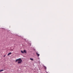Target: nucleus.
<instances>
[{
	"label": "nucleus",
	"mask_w": 73,
	"mask_h": 73,
	"mask_svg": "<svg viewBox=\"0 0 73 73\" xmlns=\"http://www.w3.org/2000/svg\"><path fill=\"white\" fill-rule=\"evenodd\" d=\"M18 62V64H21L22 62V60L21 58H19L16 60L15 62Z\"/></svg>",
	"instance_id": "1"
},
{
	"label": "nucleus",
	"mask_w": 73,
	"mask_h": 73,
	"mask_svg": "<svg viewBox=\"0 0 73 73\" xmlns=\"http://www.w3.org/2000/svg\"><path fill=\"white\" fill-rule=\"evenodd\" d=\"M36 54L38 57L39 56H40V54H38V53L37 52H36Z\"/></svg>",
	"instance_id": "2"
},
{
	"label": "nucleus",
	"mask_w": 73,
	"mask_h": 73,
	"mask_svg": "<svg viewBox=\"0 0 73 73\" xmlns=\"http://www.w3.org/2000/svg\"><path fill=\"white\" fill-rule=\"evenodd\" d=\"M24 53H27V51L25 50H23Z\"/></svg>",
	"instance_id": "3"
},
{
	"label": "nucleus",
	"mask_w": 73,
	"mask_h": 73,
	"mask_svg": "<svg viewBox=\"0 0 73 73\" xmlns=\"http://www.w3.org/2000/svg\"><path fill=\"white\" fill-rule=\"evenodd\" d=\"M12 54V53L10 52L8 54L7 56H9V55H10V54Z\"/></svg>",
	"instance_id": "4"
},
{
	"label": "nucleus",
	"mask_w": 73,
	"mask_h": 73,
	"mask_svg": "<svg viewBox=\"0 0 73 73\" xmlns=\"http://www.w3.org/2000/svg\"><path fill=\"white\" fill-rule=\"evenodd\" d=\"M21 52L22 53H24V51H23V50H21Z\"/></svg>",
	"instance_id": "5"
},
{
	"label": "nucleus",
	"mask_w": 73,
	"mask_h": 73,
	"mask_svg": "<svg viewBox=\"0 0 73 73\" xmlns=\"http://www.w3.org/2000/svg\"><path fill=\"white\" fill-rule=\"evenodd\" d=\"M30 60H31V61H33V59L32 58H30Z\"/></svg>",
	"instance_id": "6"
},
{
	"label": "nucleus",
	"mask_w": 73,
	"mask_h": 73,
	"mask_svg": "<svg viewBox=\"0 0 73 73\" xmlns=\"http://www.w3.org/2000/svg\"><path fill=\"white\" fill-rule=\"evenodd\" d=\"M4 70H0V72H2V71H3Z\"/></svg>",
	"instance_id": "7"
},
{
	"label": "nucleus",
	"mask_w": 73,
	"mask_h": 73,
	"mask_svg": "<svg viewBox=\"0 0 73 73\" xmlns=\"http://www.w3.org/2000/svg\"><path fill=\"white\" fill-rule=\"evenodd\" d=\"M43 66L44 67L45 69H46V67H45V66Z\"/></svg>",
	"instance_id": "8"
},
{
	"label": "nucleus",
	"mask_w": 73,
	"mask_h": 73,
	"mask_svg": "<svg viewBox=\"0 0 73 73\" xmlns=\"http://www.w3.org/2000/svg\"><path fill=\"white\" fill-rule=\"evenodd\" d=\"M5 55H4L3 56L4 57H5Z\"/></svg>",
	"instance_id": "9"
}]
</instances>
